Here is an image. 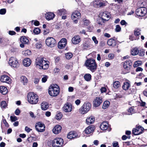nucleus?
I'll return each instance as SVG.
<instances>
[{"instance_id":"nucleus-6","label":"nucleus","mask_w":147,"mask_h":147,"mask_svg":"<svg viewBox=\"0 0 147 147\" xmlns=\"http://www.w3.org/2000/svg\"><path fill=\"white\" fill-rule=\"evenodd\" d=\"M63 141L61 138H57L52 141V145L54 147H61L63 144Z\"/></svg>"},{"instance_id":"nucleus-10","label":"nucleus","mask_w":147,"mask_h":147,"mask_svg":"<svg viewBox=\"0 0 147 147\" xmlns=\"http://www.w3.org/2000/svg\"><path fill=\"white\" fill-rule=\"evenodd\" d=\"M81 17L80 13L78 11H74L72 14L71 18L74 20V22L77 23L78 22L77 19Z\"/></svg>"},{"instance_id":"nucleus-30","label":"nucleus","mask_w":147,"mask_h":147,"mask_svg":"<svg viewBox=\"0 0 147 147\" xmlns=\"http://www.w3.org/2000/svg\"><path fill=\"white\" fill-rule=\"evenodd\" d=\"M107 44L109 46L113 47L115 46L116 45L115 40L111 38L108 40L107 41Z\"/></svg>"},{"instance_id":"nucleus-14","label":"nucleus","mask_w":147,"mask_h":147,"mask_svg":"<svg viewBox=\"0 0 147 147\" xmlns=\"http://www.w3.org/2000/svg\"><path fill=\"white\" fill-rule=\"evenodd\" d=\"M45 63V61L43 60V58L40 57H38L36 59V64L37 67L40 68L42 65Z\"/></svg>"},{"instance_id":"nucleus-12","label":"nucleus","mask_w":147,"mask_h":147,"mask_svg":"<svg viewBox=\"0 0 147 147\" xmlns=\"http://www.w3.org/2000/svg\"><path fill=\"white\" fill-rule=\"evenodd\" d=\"M143 130L144 128L142 127L138 126L133 129L132 133L135 135H139L142 133Z\"/></svg>"},{"instance_id":"nucleus-45","label":"nucleus","mask_w":147,"mask_h":147,"mask_svg":"<svg viewBox=\"0 0 147 147\" xmlns=\"http://www.w3.org/2000/svg\"><path fill=\"white\" fill-rule=\"evenodd\" d=\"M141 64L142 62L141 61H136L134 65V67H137L141 65Z\"/></svg>"},{"instance_id":"nucleus-16","label":"nucleus","mask_w":147,"mask_h":147,"mask_svg":"<svg viewBox=\"0 0 147 147\" xmlns=\"http://www.w3.org/2000/svg\"><path fill=\"white\" fill-rule=\"evenodd\" d=\"M102 97H96L93 101V106L97 107H98L102 103Z\"/></svg>"},{"instance_id":"nucleus-25","label":"nucleus","mask_w":147,"mask_h":147,"mask_svg":"<svg viewBox=\"0 0 147 147\" xmlns=\"http://www.w3.org/2000/svg\"><path fill=\"white\" fill-rule=\"evenodd\" d=\"M95 120V118L93 116H91L88 118L86 119V121L88 125L92 124L93 123Z\"/></svg>"},{"instance_id":"nucleus-41","label":"nucleus","mask_w":147,"mask_h":147,"mask_svg":"<svg viewBox=\"0 0 147 147\" xmlns=\"http://www.w3.org/2000/svg\"><path fill=\"white\" fill-rule=\"evenodd\" d=\"M141 30L140 29L136 28L134 31V35L136 36H138L141 34Z\"/></svg>"},{"instance_id":"nucleus-43","label":"nucleus","mask_w":147,"mask_h":147,"mask_svg":"<svg viewBox=\"0 0 147 147\" xmlns=\"http://www.w3.org/2000/svg\"><path fill=\"white\" fill-rule=\"evenodd\" d=\"M49 67V65L47 63H44L43 65H42L40 68H39L40 69H46L48 68Z\"/></svg>"},{"instance_id":"nucleus-27","label":"nucleus","mask_w":147,"mask_h":147,"mask_svg":"<svg viewBox=\"0 0 147 147\" xmlns=\"http://www.w3.org/2000/svg\"><path fill=\"white\" fill-rule=\"evenodd\" d=\"M7 88L4 86H2L0 87V92L3 94H5L8 92Z\"/></svg>"},{"instance_id":"nucleus-52","label":"nucleus","mask_w":147,"mask_h":147,"mask_svg":"<svg viewBox=\"0 0 147 147\" xmlns=\"http://www.w3.org/2000/svg\"><path fill=\"white\" fill-rule=\"evenodd\" d=\"M138 54L140 56H143L144 55L145 52L142 49L140 50V51H139V53Z\"/></svg>"},{"instance_id":"nucleus-63","label":"nucleus","mask_w":147,"mask_h":147,"mask_svg":"<svg viewBox=\"0 0 147 147\" xmlns=\"http://www.w3.org/2000/svg\"><path fill=\"white\" fill-rule=\"evenodd\" d=\"M32 130V129H30L27 126H26L25 127V130L28 133L30 132Z\"/></svg>"},{"instance_id":"nucleus-57","label":"nucleus","mask_w":147,"mask_h":147,"mask_svg":"<svg viewBox=\"0 0 147 147\" xmlns=\"http://www.w3.org/2000/svg\"><path fill=\"white\" fill-rule=\"evenodd\" d=\"M114 56H115L114 54L112 53L109 54L108 55V58L110 59H113L114 58Z\"/></svg>"},{"instance_id":"nucleus-21","label":"nucleus","mask_w":147,"mask_h":147,"mask_svg":"<svg viewBox=\"0 0 147 147\" xmlns=\"http://www.w3.org/2000/svg\"><path fill=\"white\" fill-rule=\"evenodd\" d=\"M31 63V60L29 58H26L24 59L23 61L24 65L26 67L29 66Z\"/></svg>"},{"instance_id":"nucleus-9","label":"nucleus","mask_w":147,"mask_h":147,"mask_svg":"<svg viewBox=\"0 0 147 147\" xmlns=\"http://www.w3.org/2000/svg\"><path fill=\"white\" fill-rule=\"evenodd\" d=\"M35 127L38 132H42L45 130V126L44 123L41 122H38L36 124Z\"/></svg>"},{"instance_id":"nucleus-58","label":"nucleus","mask_w":147,"mask_h":147,"mask_svg":"<svg viewBox=\"0 0 147 147\" xmlns=\"http://www.w3.org/2000/svg\"><path fill=\"white\" fill-rule=\"evenodd\" d=\"M40 78H34V82L35 84H38L40 80Z\"/></svg>"},{"instance_id":"nucleus-24","label":"nucleus","mask_w":147,"mask_h":147,"mask_svg":"<svg viewBox=\"0 0 147 147\" xmlns=\"http://www.w3.org/2000/svg\"><path fill=\"white\" fill-rule=\"evenodd\" d=\"M108 127V124L106 122L102 123L100 126V128L103 130H106Z\"/></svg>"},{"instance_id":"nucleus-34","label":"nucleus","mask_w":147,"mask_h":147,"mask_svg":"<svg viewBox=\"0 0 147 147\" xmlns=\"http://www.w3.org/2000/svg\"><path fill=\"white\" fill-rule=\"evenodd\" d=\"M57 13L58 15L61 16L62 14H65L66 13V10L63 9L59 10L57 11Z\"/></svg>"},{"instance_id":"nucleus-64","label":"nucleus","mask_w":147,"mask_h":147,"mask_svg":"<svg viewBox=\"0 0 147 147\" xmlns=\"http://www.w3.org/2000/svg\"><path fill=\"white\" fill-rule=\"evenodd\" d=\"M9 34L11 35H14L16 34V32L13 31H9Z\"/></svg>"},{"instance_id":"nucleus-29","label":"nucleus","mask_w":147,"mask_h":147,"mask_svg":"<svg viewBox=\"0 0 147 147\" xmlns=\"http://www.w3.org/2000/svg\"><path fill=\"white\" fill-rule=\"evenodd\" d=\"M92 47L93 46L92 44L87 43L86 42H85L83 45V49H90L92 48Z\"/></svg>"},{"instance_id":"nucleus-26","label":"nucleus","mask_w":147,"mask_h":147,"mask_svg":"<svg viewBox=\"0 0 147 147\" xmlns=\"http://www.w3.org/2000/svg\"><path fill=\"white\" fill-rule=\"evenodd\" d=\"M49 107V104L47 102H43L41 105V107L43 110H46Z\"/></svg>"},{"instance_id":"nucleus-11","label":"nucleus","mask_w":147,"mask_h":147,"mask_svg":"<svg viewBox=\"0 0 147 147\" xmlns=\"http://www.w3.org/2000/svg\"><path fill=\"white\" fill-rule=\"evenodd\" d=\"M132 65V63L131 61L127 60L123 63V67L126 70V72L125 73L129 72L130 70V67Z\"/></svg>"},{"instance_id":"nucleus-2","label":"nucleus","mask_w":147,"mask_h":147,"mask_svg":"<svg viewBox=\"0 0 147 147\" xmlns=\"http://www.w3.org/2000/svg\"><path fill=\"white\" fill-rule=\"evenodd\" d=\"M86 66L88 67V69L93 72L96 69L97 65L95 60L93 59L87 60L85 63Z\"/></svg>"},{"instance_id":"nucleus-19","label":"nucleus","mask_w":147,"mask_h":147,"mask_svg":"<svg viewBox=\"0 0 147 147\" xmlns=\"http://www.w3.org/2000/svg\"><path fill=\"white\" fill-rule=\"evenodd\" d=\"M61 126L60 125H57L53 129V132L55 134H57L61 132Z\"/></svg>"},{"instance_id":"nucleus-15","label":"nucleus","mask_w":147,"mask_h":147,"mask_svg":"<svg viewBox=\"0 0 147 147\" xmlns=\"http://www.w3.org/2000/svg\"><path fill=\"white\" fill-rule=\"evenodd\" d=\"M67 43V39L64 38H62L58 44V47L59 49H62L65 47Z\"/></svg>"},{"instance_id":"nucleus-62","label":"nucleus","mask_w":147,"mask_h":147,"mask_svg":"<svg viewBox=\"0 0 147 147\" xmlns=\"http://www.w3.org/2000/svg\"><path fill=\"white\" fill-rule=\"evenodd\" d=\"M121 24L122 25H126L127 24V23L124 20H122L120 22Z\"/></svg>"},{"instance_id":"nucleus-50","label":"nucleus","mask_w":147,"mask_h":147,"mask_svg":"<svg viewBox=\"0 0 147 147\" xmlns=\"http://www.w3.org/2000/svg\"><path fill=\"white\" fill-rule=\"evenodd\" d=\"M121 30V28L120 27V26L119 25H117L116 26V28L115 29V31L117 32H120Z\"/></svg>"},{"instance_id":"nucleus-60","label":"nucleus","mask_w":147,"mask_h":147,"mask_svg":"<svg viewBox=\"0 0 147 147\" xmlns=\"http://www.w3.org/2000/svg\"><path fill=\"white\" fill-rule=\"evenodd\" d=\"M42 45L40 42L37 43L35 45L36 47L38 49H40Z\"/></svg>"},{"instance_id":"nucleus-22","label":"nucleus","mask_w":147,"mask_h":147,"mask_svg":"<svg viewBox=\"0 0 147 147\" xmlns=\"http://www.w3.org/2000/svg\"><path fill=\"white\" fill-rule=\"evenodd\" d=\"M94 130V127L92 126H89L84 131L86 134H89L92 132Z\"/></svg>"},{"instance_id":"nucleus-47","label":"nucleus","mask_w":147,"mask_h":147,"mask_svg":"<svg viewBox=\"0 0 147 147\" xmlns=\"http://www.w3.org/2000/svg\"><path fill=\"white\" fill-rule=\"evenodd\" d=\"M1 107L2 108H5L7 106V104L5 101H2L1 103Z\"/></svg>"},{"instance_id":"nucleus-59","label":"nucleus","mask_w":147,"mask_h":147,"mask_svg":"<svg viewBox=\"0 0 147 147\" xmlns=\"http://www.w3.org/2000/svg\"><path fill=\"white\" fill-rule=\"evenodd\" d=\"M93 41L94 42L95 44H97L98 43V41L97 40L96 37L95 36H93L92 38Z\"/></svg>"},{"instance_id":"nucleus-23","label":"nucleus","mask_w":147,"mask_h":147,"mask_svg":"<svg viewBox=\"0 0 147 147\" xmlns=\"http://www.w3.org/2000/svg\"><path fill=\"white\" fill-rule=\"evenodd\" d=\"M55 15L53 13L51 12H48L46 14V18L48 20H52L55 17Z\"/></svg>"},{"instance_id":"nucleus-51","label":"nucleus","mask_w":147,"mask_h":147,"mask_svg":"<svg viewBox=\"0 0 147 147\" xmlns=\"http://www.w3.org/2000/svg\"><path fill=\"white\" fill-rule=\"evenodd\" d=\"M48 78V76L46 75L43 76V77L42 79V82H45Z\"/></svg>"},{"instance_id":"nucleus-35","label":"nucleus","mask_w":147,"mask_h":147,"mask_svg":"<svg viewBox=\"0 0 147 147\" xmlns=\"http://www.w3.org/2000/svg\"><path fill=\"white\" fill-rule=\"evenodd\" d=\"M129 84L128 82H125L123 85L122 88L124 90H127L129 88Z\"/></svg>"},{"instance_id":"nucleus-53","label":"nucleus","mask_w":147,"mask_h":147,"mask_svg":"<svg viewBox=\"0 0 147 147\" xmlns=\"http://www.w3.org/2000/svg\"><path fill=\"white\" fill-rule=\"evenodd\" d=\"M140 105V106L144 107H145L146 103L144 102H143L142 100H140V101L139 102Z\"/></svg>"},{"instance_id":"nucleus-4","label":"nucleus","mask_w":147,"mask_h":147,"mask_svg":"<svg viewBox=\"0 0 147 147\" xmlns=\"http://www.w3.org/2000/svg\"><path fill=\"white\" fill-rule=\"evenodd\" d=\"M91 107V105L89 102L84 103L79 109L80 113L84 114L89 111Z\"/></svg>"},{"instance_id":"nucleus-3","label":"nucleus","mask_w":147,"mask_h":147,"mask_svg":"<svg viewBox=\"0 0 147 147\" xmlns=\"http://www.w3.org/2000/svg\"><path fill=\"white\" fill-rule=\"evenodd\" d=\"M27 98L28 101L31 104H36L38 100V96L33 92H29L28 94Z\"/></svg>"},{"instance_id":"nucleus-61","label":"nucleus","mask_w":147,"mask_h":147,"mask_svg":"<svg viewBox=\"0 0 147 147\" xmlns=\"http://www.w3.org/2000/svg\"><path fill=\"white\" fill-rule=\"evenodd\" d=\"M20 110L18 109H17L15 111V113L16 115H18L20 113Z\"/></svg>"},{"instance_id":"nucleus-13","label":"nucleus","mask_w":147,"mask_h":147,"mask_svg":"<svg viewBox=\"0 0 147 147\" xmlns=\"http://www.w3.org/2000/svg\"><path fill=\"white\" fill-rule=\"evenodd\" d=\"M100 15L101 17L103 22L108 20L110 18V13L107 11L101 12Z\"/></svg>"},{"instance_id":"nucleus-18","label":"nucleus","mask_w":147,"mask_h":147,"mask_svg":"<svg viewBox=\"0 0 147 147\" xmlns=\"http://www.w3.org/2000/svg\"><path fill=\"white\" fill-rule=\"evenodd\" d=\"M81 40L80 37L78 35L75 36L72 38L71 39L72 43L74 45L78 44L80 42Z\"/></svg>"},{"instance_id":"nucleus-33","label":"nucleus","mask_w":147,"mask_h":147,"mask_svg":"<svg viewBox=\"0 0 147 147\" xmlns=\"http://www.w3.org/2000/svg\"><path fill=\"white\" fill-rule=\"evenodd\" d=\"M21 81L23 84L25 85L28 82V80L24 76H22L20 78Z\"/></svg>"},{"instance_id":"nucleus-56","label":"nucleus","mask_w":147,"mask_h":147,"mask_svg":"<svg viewBox=\"0 0 147 147\" xmlns=\"http://www.w3.org/2000/svg\"><path fill=\"white\" fill-rule=\"evenodd\" d=\"M112 144L113 147H119L118 143L117 142L115 141L113 142Z\"/></svg>"},{"instance_id":"nucleus-5","label":"nucleus","mask_w":147,"mask_h":147,"mask_svg":"<svg viewBox=\"0 0 147 147\" xmlns=\"http://www.w3.org/2000/svg\"><path fill=\"white\" fill-rule=\"evenodd\" d=\"M8 63L10 66L14 68H17L19 65V63L18 59L13 57L10 58Z\"/></svg>"},{"instance_id":"nucleus-17","label":"nucleus","mask_w":147,"mask_h":147,"mask_svg":"<svg viewBox=\"0 0 147 147\" xmlns=\"http://www.w3.org/2000/svg\"><path fill=\"white\" fill-rule=\"evenodd\" d=\"M63 110L66 112H69L72 110V107L71 104L69 103L65 104L63 107Z\"/></svg>"},{"instance_id":"nucleus-31","label":"nucleus","mask_w":147,"mask_h":147,"mask_svg":"<svg viewBox=\"0 0 147 147\" xmlns=\"http://www.w3.org/2000/svg\"><path fill=\"white\" fill-rule=\"evenodd\" d=\"M139 53L138 49L136 48H133L131 52V54L132 55H136L138 54Z\"/></svg>"},{"instance_id":"nucleus-48","label":"nucleus","mask_w":147,"mask_h":147,"mask_svg":"<svg viewBox=\"0 0 147 147\" xmlns=\"http://www.w3.org/2000/svg\"><path fill=\"white\" fill-rule=\"evenodd\" d=\"M128 114L130 115L134 113V108L131 107L128 109Z\"/></svg>"},{"instance_id":"nucleus-37","label":"nucleus","mask_w":147,"mask_h":147,"mask_svg":"<svg viewBox=\"0 0 147 147\" xmlns=\"http://www.w3.org/2000/svg\"><path fill=\"white\" fill-rule=\"evenodd\" d=\"M84 78L86 81H89L91 80V76L90 74H86L84 75Z\"/></svg>"},{"instance_id":"nucleus-36","label":"nucleus","mask_w":147,"mask_h":147,"mask_svg":"<svg viewBox=\"0 0 147 147\" xmlns=\"http://www.w3.org/2000/svg\"><path fill=\"white\" fill-rule=\"evenodd\" d=\"M109 105L110 102L109 101H105L104 102L102 106V108L104 109H107L109 107Z\"/></svg>"},{"instance_id":"nucleus-49","label":"nucleus","mask_w":147,"mask_h":147,"mask_svg":"<svg viewBox=\"0 0 147 147\" xmlns=\"http://www.w3.org/2000/svg\"><path fill=\"white\" fill-rule=\"evenodd\" d=\"M63 115L61 113H59L57 114L55 118L57 120H60L62 117Z\"/></svg>"},{"instance_id":"nucleus-39","label":"nucleus","mask_w":147,"mask_h":147,"mask_svg":"<svg viewBox=\"0 0 147 147\" xmlns=\"http://www.w3.org/2000/svg\"><path fill=\"white\" fill-rule=\"evenodd\" d=\"M120 82L118 81H115L113 82V87L115 88H117L120 86Z\"/></svg>"},{"instance_id":"nucleus-46","label":"nucleus","mask_w":147,"mask_h":147,"mask_svg":"<svg viewBox=\"0 0 147 147\" xmlns=\"http://www.w3.org/2000/svg\"><path fill=\"white\" fill-rule=\"evenodd\" d=\"M90 21L85 18H84L83 19V24L84 26H87L88 25L90 24Z\"/></svg>"},{"instance_id":"nucleus-7","label":"nucleus","mask_w":147,"mask_h":147,"mask_svg":"<svg viewBox=\"0 0 147 147\" xmlns=\"http://www.w3.org/2000/svg\"><path fill=\"white\" fill-rule=\"evenodd\" d=\"M147 13V9L145 7H142L137 8L136 11V14L138 16H143Z\"/></svg>"},{"instance_id":"nucleus-28","label":"nucleus","mask_w":147,"mask_h":147,"mask_svg":"<svg viewBox=\"0 0 147 147\" xmlns=\"http://www.w3.org/2000/svg\"><path fill=\"white\" fill-rule=\"evenodd\" d=\"M21 42L22 43L27 44L28 43L29 40L25 36H22L20 38Z\"/></svg>"},{"instance_id":"nucleus-8","label":"nucleus","mask_w":147,"mask_h":147,"mask_svg":"<svg viewBox=\"0 0 147 147\" xmlns=\"http://www.w3.org/2000/svg\"><path fill=\"white\" fill-rule=\"evenodd\" d=\"M46 43L47 45L51 47H54L56 45V40L53 38L49 37L46 40Z\"/></svg>"},{"instance_id":"nucleus-20","label":"nucleus","mask_w":147,"mask_h":147,"mask_svg":"<svg viewBox=\"0 0 147 147\" xmlns=\"http://www.w3.org/2000/svg\"><path fill=\"white\" fill-rule=\"evenodd\" d=\"M10 79L7 76L5 75L2 76L1 77V81L3 82L9 83L10 82Z\"/></svg>"},{"instance_id":"nucleus-40","label":"nucleus","mask_w":147,"mask_h":147,"mask_svg":"<svg viewBox=\"0 0 147 147\" xmlns=\"http://www.w3.org/2000/svg\"><path fill=\"white\" fill-rule=\"evenodd\" d=\"M95 1L97 3H96L97 5L100 7H102L105 5V3L102 2L100 0H96Z\"/></svg>"},{"instance_id":"nucleus-38","label":"nucleus","mask_w":147,"mask_h":147,"mask_svg":"<svg viewBox=\"0 0 147 147\" xmlns=\"http://www.w3.org/2000/svg\"><path fill=\"white\" fill-rule=\"evenodd\" d=\"M22 53L25 56H28L31 55V52L30 50H28L23 51Z\"/></svg>"},{"instance_id":"nucleus-44","label":"nucleus","mask_w":147,"mask_h":147,"mask_svg":"<svg viewBox=\"0 0 147 147\" xmlns=\"http://www.w3.org/2000/svg\"><path fill=\"white\" fill-rule=\"evenodd\" d=\"M40 29L38 28H36L33 30V32L35 34H37L40 33Z\"/></svg>"},{"instance_id":"nucleus-32","label":"nucleus","mask_w":147,"mask_h":147,"mask_svg":"<svg viewBox=\"0 0 147 147\" xmlns=\"http://www.w3.org/2000/svg\"><path fill=\"white\" fill-rule=\"evenodd\" d=\"M76 136L73 132L70 131L67 135V138L68 139H72L76 137Z\"/></svg>"},{"instance_id":"nucleus-55","label":"nucleus","mask_w":147,"mask_h":147,"mask_svg":"<svg viewBox=\"0 0 147 147\" xmlns=\"http://www.w3.org/2000/svg\"><path fill=\"white\" fill-rule=\"evenodd\" d=\"M6 10L5 9H2L0 10V14L1 15H3L5 13Z\"/></svg>"},{"instance_id":"nucleus-54","label":"nucleus","mask_w":147,"mask_h":147,"mask_svg":"<svg viewBox=\"0 0 147 147\" xmlns=\"http://www.w3.org/2000/svg\"><path fill=\"white\" fill-rule=\"evenodd\" d=\"M11 120L12 121H15L17 120V118L16 116H11L10 117Z\"/></svg>"},{"instance_id":"nucleus-42","label":"nucleus","mask_w":147,"mask_h":147,"mask_svg":"<svg viewBox=\"0 0 147 147\" xmlns=\"http://www.w3.org/2000/svg\"><path fill=\"white\" fill-rule=\"evenodd\" d=\"M65 57L67 59H69L71 58L73 56V54L71 53H68L65 54Z\"/></svg>"},{"instance_id":"nucleus-1","label":"nucleus","mask_w":147,"mask_h":147,"mask_svg":"<svg viewBox=\"0 0 147 147\" xmlns=\"http://www.w3.org/2000/svg\"><path fill=\"white\" fill-rule=\"evenodd\" d=\"M59 92V86L57 84L51 85L49 88V93L51 96H56Z\"/></svg>"}]
</instances>
